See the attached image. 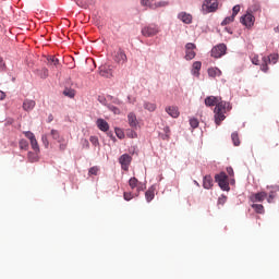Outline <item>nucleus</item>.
<instances>
[{
  "label": "nucleus",
  "instance_id": "f257e3e1",
  "mask_svg": "<svg viewBox=\"0 0 279 279\" xmlns=\"http://www.w3.org/2000/svg\"><path fill=\"white\" fill-rule=\"evenodd\" d=\"M205 106L207 108H211L213 106H216L214 109V118L216 125H221V121H226V112H230L232 110V107L230 106V102H226L221 100V97L219 96H208L205 98Z\"/></svg>",
  "mask_w": 279,
  "mask_h": 279
},
{
  "label": "nucleus",
  "instance_id": "f03ea898",
  "mask_svg": "<svg viewBox=\"0 0 279 279\" xmlns=\"http://www.w3.org/2000/svg\"><path fill=\"white\" fill-rule=\"evenodd\" d=\"M277 62H278V54L276 53H272L267 57H263L260 71H263V73H267V71H269V64H276Z\"/></svg>",
  "mask_w": 279,
  "mask_h": 279
},
{
  "label": "nucleus",
  "instance_id": "7ed1b4c3",
  "mask_svg": "<svg viewBox=\"0 0 279 279\" xmlns=\"http://www.w3.org/2000/svg\"><path fill=\"white\" fill-rule=\"evenodd\" d=\"M154 0H141V4L144 8H149L150 10H158V8H167V5H169V1H158L153 3Z\"/></svg>",
  "mask_w": 279,
  "mask_h": 279
},
{
  "label": "nucleus",
  "instance_id": "20e7f679",
  "mask_svg": "<svg viewBox=\"0 0 279 279\" xmlns=\"http://www.w3.org/2000/svg\"><path fill=\"white\" fill-rule=\"evenodd\" d=\"M215 180L220 186L221 191H230V183L228 182V174H226V172L216 174Z\"/></svg>",
  "mask_w": 279,
  "mask_h": 279
},
{
  "label": "nucleus",
  "instance_id": "39448f33",
  "mask_svg": "<svg viewBox=\"0 0 279 279\" xmlns=\"http://www.w3.org/2000/svg\"><path fill=\"white\" fill-rule=\"evenodd\" d=\"M202 8H203V12H205V14H208L210 12H216V10L219 8V1L218 0H205Z\"/></svg>",
  "mask_w": 279,
  "mask_h": 279
},
{
  "label": "nucleus",
  "instance_id": "423d86ee",
  "mask_svg": "<svg viewBox=\"0 0 279 279\" xmlns=\"http://www.w3.org/2000/svg\"><path fill=\"white\" fill-rule=\"evenodd\" d=\"M23 134L31 142L32 149L34 151H40V146L38 145V140H36V135H34L32 131H24Z\"/></svg>",
  "mask_w": 279,
  "mask_h": 279
},
{
  "label": "nucleus",
  "instance_id": "0eeeda50",
  "mask_svg": "<svg viewBox=\"0 0 279 279\" xmlns=\"http://www.w3.org/2000/svg\"><path fill=\"white\" fill-rule=\"evenodd\" d=\"M227 50L228 47L226 44H219L211 49V58H221L222 56H226Z\"/></svg>",
  "mask_w": 279,
  "mask_h": 279
},
{
  "label": "nucleus",
  "instance_id": "6e6552de",
  "mask_svg": "<svg viewBox=\"0 0 279 279\" xmlns=\"http://www.w3.org/2000/svg\"><path fill=\"white\" fill-rule=\"evenodd\" d=\"M197 46L193 43H189L185 45V60H193L197 53L195 52Z\"/></svg>",
  "mask_w": 279,
  "mask_h": 279
},
{
  "label": "nucleus",
  "instance_id": "1a4fd4ad",
  "mask_svg": "<svg viewBox=\"0 0 279 279\" xmlns=\"http://www.w3.org/2000/svg\"><path fill=\"white\" fill-rule=\"evenodd\" d=\"M160 31L158 29V26L156 25H149V26H145L144 28H142V34L146 37V38H151V36H156V34H158Z\"/></svg>",
  "mask_w": 279,
  "mask_h": 279
},
{
  "label": "nucleus",
  "instance_id": "9d476101",
  "mask_svg": "<svg viewBox=\"0 0 279 279\" xmlns=\"http://www.w3.org/2000/svg\"><path fill=\"white\" fill-rule=\"evenodd\" d=\"M119 162L123 171H128L130 169V165L132 163V156L124 154L119 158Z\"/></svg>",
  "mask_w": 279,
  "mask_h": 279
},
{
  "label": "nucleus",
  "instance_id": "9b49d317",
  "mask_svg": "<svg viewBox=\"0 0 279 279\" xmlns=\"http://www.w3.org/2000/svg\"><path fill=\"white\" fill-rule=\"evenodd\" d=\"M255 21L256 19L254 17V15H252V13H246L240 20L242 25H245V27H253Z\"/></svg>",
  "mask_w": 279,
  "mask_h": 279
},
{
  "label": "nucleus",
  "instance_id": "f8f14e48",
  "mask_svg": "<svg viewBox=\"0 0 279 279\" xmlns=\"http://www.w3.org/2000/svg\"><path fill=\"white\" fill-rule=\"evenodd\" d=\"M113 60L118 62V64H125V62H128V56L125 54V51H123L122 49H119L116 52Z\"/></svg>",
  "mask_w": 279,
  "mask_h": 279
},
{
  "label": "nucleus",
  "instance_id": "ddd939ff",
  "mask_svg": "<svg viewBox=\"0 0 279 279\" xmlns=\"http://www.w3.org/2000/svg\"><path fill=\"white\" fill-rule=\"evenodd\" d=\"M267 199V192H258L250 196V201L253 203L265 202Z\"/></svg>",
  "mask_w": 279,
  "mask_h": 279
},
{
  "label": "nucleus",
  "instance_id": "4468645a",
  "mask_svg": "<svg viewBox=\"0 0 279 279\" xmlns=\"http://www.w3.org/2000/svg\"><path fill=\"white\" fill-rule=\"evenodd\" d=\"M267 190L269 191L267 202L268 204H271V202H274V199H276V196L278 195L277 193L279 192V187L267 186Z\"/></svg>",
  "mask_w": 279,
  "mask_h": 279
},
{
  "label": "nucleus",
  "instance_id": "2eb2a0df",
  "mask_svg": "<svg viewBox=\"0 0 279 279\" xmlns=\"http://www.w3.org/2000/svg\"><path fill=\"white\" fill-rule=\"evenodd\" d=\"M96 125L100 132H108V130H110V124L101 118L96 121Z\"/></svg>",
  "mask_w": 279,
  "mask_h": 279
},
{
  "label": "nucleus",
  "instance_id": "dca6fc26",
  "mask_svg": "<svg viewBox=\"0 0 279 279\" xmlns=\"http://www.w3.org/2000/svg\"><path fill=\"white\" fill-rule=\"evenodd\" d=\"M33 108H36V101L32 99H25L23 102V110H25V112H32Z\"/></svg>",
  "mask_w": 279,
  "mask_h": 279
},
{
  "label": "nucleus",
  "instance_id": "f3484780",
  "mask_svg": "<svg viewBox=\"0 0 279 279\" xmlns=\"http://www.w3.org/2000/svg\"><path fill=\"white\" fill-rule=\"evenodd\" d=\"M166 112L167 114L172 117V119H178V117H180V109H178V107L175 106L167 107Z\"/></svg>",
  "mask_w": 279,
  "mask_h": 279
},
{
  "label": "nucleus",
  "instance_id": "a211bd4d",
  "mask_svg": "<svg viewBox=\"0 0 279 279\" xmlns=\"http://www.w3.org/2000/svg\"><path fill=\"white\" fill-rule=\"evenodd\" d=\"M179 19L180 21H182V23H185L186 25H191V23H193V16L186 12H181L179 14Z\"/></svg>",
  "mask_w": 279,
  "mask_h": 279
},
{
  "label": "nucleus",
  "instance_id": "6ab92c4d",
  "mask_svg": "<svg viewBox=\"0 0 279 279\" xmlns=\"http://www.w3.org/2000/svg\"><path fill=\"white\" fill-rule=\"evenodd\" d=\"M128 121L130 128H137L138 126V120L136 119V114L134 112H130L128 114Z\"/></svg>",
  "mask_w": 279,
  "mask_h": 279
},
{
  "label": "nucleus",
  "instance_id": "aec40b11",
  "mask_svg": "<svg viewBox=\"0 0 279 279\" xmlns=\"http://www.w3.org/2000/svg\"><path fill=\"white\" fill-rule=\"evenodd\" d=\"M129 186L134 190L137 189V192L143 191V186H141V184L138 183V179H136L135 177L131 178L129 180Z\"/></svg>",
  "mask_w": 279,
  "mask_h": 279
},
{
  "label": "nucleus",
  "instance_id": "412c9836",
  "mask_svg": "<svg viewBox=\"0 0 279 279\" xmlns=\"http://www.w3.org/2000/svg\"><path fill=\"white\" fill-rule=\"evenodd\" d=\"M199 71H202V62L196 61L192 65V75H195V77H199Z\"/></svg>",
  "mask_w": 279,
  "mask_h": 279
},
{
  "label": "nucleus",
  "instance_id": "4be33fe9",
  "mask_svg": "<svg viewBox=\"0 0 279 279\" xmlns=\"http://www.w3.org/2000/svg\"><path fill=\"white\" fill-rule=\"evenodd\" d=\"M99 75H101V77H110L112 75V70L106 65H101L99 68Z\"/></svg>",
  "mask_w": 279,
  "mask_h": 279
},
{
  "label": "nucleus",
  "instance_id": "5701e85b",
  "mask_svg": "<svg viewBox=\"0 0 279 279\" xmlns=\"http://www.w3.org/2000/svg\"><path fill=\"white\" fill-rule=\"evenodd\" d=\"M40 154V151H28L27 154V159L28 162H38V160H40V158L38 157V155Z\"/></svg>",
  "mask_w": 279,
  "mask_h": 279
},
{
  "label": "nucleus",
  "instance_id": "b1692460",
  "mask_svg": "<svg viewBox=\"0 0 279 279\" xmlns=\"http://www.w3.org/2000/svg\"><path fill=\"white\" fill-rule=\"evenodd\" d=\"M204 189H213V177L205 175L203 180Z\"/></svg>",
  "mask_w": 279,
  "mask_h": 279
},
{
  "label": "nucleus",
  "instance_id": "393cba45",
  "mask_svg": "<svg viewBox=\"0 0 279 279\" xmlns=\"http://www.w3.org/2000/svg\"><path fill=\"white\" fill-rule=\"evenodd\" d=\"M47 62L50 66H59L60 65V60L53 56H48Z\"/></svg>",
  "mask_w": 279,
  "mask_h": 279
},
{
  "label": "nucleus",
  "instance_id": "a878e982",
  "mask_svg": "<svg viewBox=\"0 0 279 279\" xmlns=\"http://www.w3.org/2000/svg\"><path fill=\"white\" fill-rule=\"evenodd\" d=\"M156 196L154 187H149L145 193V198L147 202H151Z\"/></svg>",
  "mask_w": 279,
  "mask_h": 279
},
{
  "label": "nucleus",
  "instance_id": "bb28decb",
  "mask_svg": "<svg viewBox=\"0 0 279 279\" xmlns=\"http://www.w3.org/2000/svg\"><path fill=\"white\" fill-rule=\"evenodd\" d=\"M58 143H59L60 151H64L66 149L68 145H69V140L63 137V138L59 140Z\"/></svg>",
  "mask_w": 279,
  "mask_h": 279
},
{
  "label": "nucleus",
  "instance_id": "cd10ccee",
  "mask_svg": "<svg viewBox=\"0 0 279 279\" xmlns=\"http://www.w3.org/2000/svg\"><path fill=\"white\" fill-rule=\"evenodd\" d=\"M208 75L209 77H217V75H221V71L217 68H210L208 69Z\"/></svg>",
  "mask_w": 279,
  "mask_h": 279
},
{
  "label": "nucleus",
  "instance_id": "c85d7f7f",
  "mask_svg": "<svg viewBox=\"0 0 279 279\" xmlns=\"http://www.w3.org/2000/svg\"><path fill=\"white\" fill-rule=\"evenodd\" d=\"M50 135L52 136L53 141H57V143H60L61 138H64L63 136L60 135V132L58 130H51Z\"/></svg>",
  "mask_w": 279,
  "mask_h": 279
},
{
  "label": "nucleus",
  "instance_id": "c756f323",
  "mask_svg": "<svg viewBox=\"0 0 279 279\" xmlns=\"http://www.w3.org/2000/svg\"><path fill=\"white\" fill-rule=\"evenodd\" d=\"M252 208L257 213L258 215H263L265 213V207L260 204H253Z\"/></svg>",
  "mask_w": 279,
  "mask_h": 279
},
{
  "label": "nucleus",
  "instance_id": "7c9ffc66",
  "mask_svg": "<svg viewBox=\"0 0 279 279\" xmlns=\"http://www.w3.org/2000/svg\"><path fill=\"white\" fill-rule=\"evenodd\" d=\"M231 138L235 147H239L241 145V141L239 140V133L236 132L232 133Z\"/></svg>",
  "mask_w": 279,
  "mask_h": 279
},
{
  "label": "nucleus",
  "instance_id": "2f4dec72",
  "mask_svg": "<svg viewBox=\"0 0 279 279\" xmlns=\"http://www.w3.org/2000/svg\"><path fill=\"white\" fill-rule=\"evenodd\" d=\"M144 108H145V110H148V112H154V111H156V104L145 102Z\"/></svg>",
  "mask_w": 279,
  "mask_h": 279
},
{
  "label": "nucleus",
  "instance_id": "473e14b6",
  "mask_svg": "<svg viewBox=\"0 0 279 279\" xmlns=\"http://www.w3.org/2000/svg\"><path fill=\"white\" fill-rule=\"evenodd\" d=\"M234 19H235V17H234L233 15L226 17V19L221 22L222 27H225V25H230V23H234Z\"/></svg>",
  "mask_w": 279,
  "mask_h": 279
},
{
  "label": "nucleus",
  "instance_id": "72a5a7b5",
  "mask_svg": "<svg viewBox=\"0 0 279 279\" xmlns=\"http://www.w3.org/2000/svg\"><path fill=\"white\" fill-rule=\"evenodd\" d=\"M41 142L46 149H49V136L47 134L41 135Z\"/></svg>",
  "mask_w": 279,
  "mask_h": 279
},
{
  "label": "nucleus",
  "instance_id": "f704fd0d",
  "mask_svg": "<svg viewBox=\"0 0 279 279\" xmlns=\"http://www.w3.org/2000/svg\"><path fill=\"white\" fill-rule=\"evenodd\" d=\"M190 125L191 128H193V130H195L196 128H199V120H197L196 118H191Z\"/></svg>",
  "mask_w": 279,
  "mask_h": 279
},
{
  "label": "nucleus",
  "instance_id": "c9c22d12",
  "mask_svg": "<svg viewBox=\"0 0 279 279\" xmlns=\"http://www.w3.org/2000/svg\"><path fill=\"white\" fill-rule=\"evenodd\" d=\"M20 149H29V143L26 142V140H21L19 143Z\"/></svg>",
  "mask_w": 279,
  "mask_h": 279
},
{
  "label": "nucleus",
  "instance_id": "e433bc0d",
  "mask_svg": "<svg viewBox=\"0 0 279 279\" xmlns=\"http://www.w3.org/2000/svg\"><path fill=\"white\" fill-rule=\"evenodd\" d=\"M108 110H110L113 114H120L121 110L119 108L114 107L113 105H107Z\"/></svg>",
  "mask_w": 279,
  "mask_h": 279
},
{
  "label": "nucleus",
  "instance_id": "4c0bfd02",
  "mask_svg": "<svg viewBox=\"0 0 279 279\" xmlns=\"http://www.w3.org/2000/svg\"><path fill=\"white\" fill-rule=\"evenodd\" d=\"M126 136L128 138H137L138 134H136L134 130L129 129L126 130Z\"/></svg>",
  "mask_w": 279,
  "mask_h": 279
},
{
  "label": "nucleus",
  "instance_id": "58836bf2",
  "mask_svg": "<svg viewBox=\"0 0 279 279\" xmlns=\"http://www.w3.org/2000/svg\"><path fill=\"white\" fill-rule=\"evenodd\" d=\"M63 95H65V97L73 98V97H75V90H73V89H64Z\"/></svg>",
  "mask_w": 279,
  "mask_h": 279
},
{
  "label": "nucleus",
  "instance_id": "ea45409f",
  "mask_svg": "<svg viewBox=\"0 0 279 279\" xmlns=\"http://www.w3.org/2000/svg\"><path fill=\"white\" fill-rule=\"evenodd\" d=\"M89 141L94 147H99V138L97 136H90Z\"/></svg>",
  "mask_w": 279,
  "mask_h": 279
},
{
  "label": "nucleus",
  "instance_id": "a19ab883",
  "mask_svg": "<svg viewBox=\"0 0 279 279\" xmlns=\"http://www.w3.org/2000/svg\"><path fill=\"white\" fill-rule=\"evenodd\" d=\"M97 173H99V167L97 166L92 167L88 171V175H97Z\"/></svg>",
  "mask_w": 279,
  "mask_h": 279
},
{
  "label": "nucleus",
  "instance_id": "79ce46f5",
  "mask_svg": "<svg viewBox=\"0 0 279 279\" xmlns=\"http://www.w3.org/2000/svg\"><path fill=\"white\" fill-rule=\"evenodd\" d=\"M239 12H241V5L236 4L232 9V16L236 17V14H239Z\"/></svg>",
  "mask_w": 279,
  "mask_h": 279
},
{
  "label": "nucleus",
  "instance_id": "37998d69",
  "mask_svg": "<svg viewBox=\"0 0 279 279\" xmlns=\"http://www.w3.org/2000/svg\"><path fill=\"white\" fill-rule=\"evenodd\" d=\"M40 77H41L43 80H47V77H49V70L46 69V68H44V69L41 70Z\"/></svg>",
  "mask_w": 279,
  "mask_h": 279
},
{
  "label": "nucleus",
  "instance_id": "c03bdc74",
  "mask_svg": "<svg viewBox=\"0 0 279 279\" xmlns=\"http://www.w3.org/2000/svg\"><path fill=\"white\" fill-rule=\"evenodd\" d=\"M116 135L118 136V138H125V133H123V130L121 129H116Z\"/></svg>",
  "mask_w": 279,
  "mask_h": 279
},
{
  "label": "nucleus",
  "instance_id": "a18cd8bd",
  "mask_svg": "<svg viewBox=\"0 0 279 279\" xmlns=\"http://www.w3.org/2000/svg\"><path fill=\"white\" fill-rule=\"evenodd\" d=\"M226 202H228V197H226L225 195H222V196H220V197L218 198V204H219L220 206H223V204H226Z\"/></svg>",
  "mask_w": 279,
  "mask_h": 279
},
{
  "label": "nucleus",
  "instance_id": "49530a36",
  "mask_svg": "<svg viewBox=\"0 0 279 279\" xmlns=\"http://www.w3.org/2000/svg\"><path fill=\"white\" fill-rule=\"evenodd\" d=\"M134 197V195H132V193L130 192H124V199L126 202H130V199H132Z\"/></svg>",
  "mask_w": 279,
  "mask_h": 279
},
{
  "label": "nucleus",
  "instance_id": "de8ad7c7",
  "mask_svg": "<svg viewBox=\"0 0 279 279\" xmlns=\"http://www.w3.org/2000/svg\"><path fill=\"white\" fill-rule=\"evenodd\" d=\"M5 71V61L0 57V72Z\"/></svg>",
  "mask_w": 279,
  "mask_h": 279
},
{
  "label": "nucleus",
  "instance_id": "09e8293b",
  "mask_svg": "<svg viewBox=\"0 0 279 279\" xmlns=\"http://www.w3.org/2000/svg\"><path fill=\"white\" fill-rule=\"evenodd\" d=\"M252 63L255 64L256 66H258V64H260V61L258 60V56H254L252 58Z\"/></svg>",
  "mask_w": 279,
  "mask_h": 279
},
{
  "label": "nucleus",
  "instance_id": "8fccbe9b",
  "mask_svg": "<svg viewBox=\"0 0 279 279\" xmlns=\"http://www.w3.org/2000/svg\"><path fill=\"white\" fill-rule=\"evenodd\" d=\"M227 173H228L231 178H234V169H232V167H228V168H227Z\"/></svg>",
  "mask_w": 279,
  "mask_h": 279
},
{
  "label": "nucleus",
  "instance_id": "3c124183",
  "mask_svg": "<svg viewBox=\"0 0 279 279\" xmlns=\"http://www.w3.org/2000/svg\"><path fill=\"white\" fill-rule=\"evenodd\" d=\"M165 132H166V137H163V140H166V138H169V126H166L165 128Z\"/></svg>",
  "mask_w": 279,
  "mask_h": 279
},
{
  "label": "nucleus",
  "instance_id": "603ef678",
  "mask_svg": "<svg viewBox=\"0 0 279 279\" xmlns=\"http://www.w3.org/2000/svg\"><path fill=\"white\" fill-rule=\"evenodd\" d=\"M3 99H5V94L3 90H0V101H3Z\"/></svg>",
  "mask_w": 279,
  "mask_h": 279
},
{
  "label": "nucleus",
  "instance_id": "864d4df0",
  "mask_svg": "<svg viewBox=\"0 0 279 279\" xmlns=\"http://www.w3.org/2000/svg\"><path fill=\"white\" fill-rule=\"evenodd\" d=\"M113 104H119V99H116V100L113 101Z\"/></svg>",
  "mask_w": 279,
  "mask_h": 279
},
{
  "label": "nucleus",
  "instance_id": "5fc2aeb1",
  "mask_svg": "<svg viewBox=\"0 0 279 279\" xmlns=\"http://www.w3.org/2000/svg\"><path fill=\"white\" fill-rule=\"evenodd\" d=\"M108 136H110L112 138V133H108Z\"/></svg>",
  "mask_w": 279,
  "mask_h": 279
},
{
  "label": "nucleus",
  "instance_id": "6e6d98bb",
  "mask_svg": "<svg viewBox=\"0 0 279 279\" xmlns=\"http://www.w3.org/2000/svg\"><path fill=\"white\" fill-rule=\"evenodd\" d=\"M277 31L279 32V27H277Z\"/></svg>",
  "mask_w": 279,
  "mask_h": 279
}]
</instances>
